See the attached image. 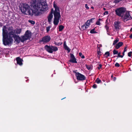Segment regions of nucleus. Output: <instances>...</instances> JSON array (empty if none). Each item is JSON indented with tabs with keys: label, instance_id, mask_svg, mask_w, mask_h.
<instances>
[{
	"label": "nucleus",
	"instance_id": "f257e3e1",
	"mask_svg": "<svg viewBox=\"0 0 132 132\" xmlns=\"http://www.w3.org/2000/svg\"><path fill=\"white\" fill-rule=\"evenodd\" d=\"M30 6L33 8L34 10L30 6L26 3H22L20 10L21 12L25 14L32 16H38L40 12L46 11L47 6L46 2H41L40 0H32L30 2Z\"/></svg>",
	"mask_w": 132,
	"mask_h": 132
},
{
	"label": "nucleus",
	"instance_id": "f03ea898",
	"mask_svg": "<svg viewBox=\"0 0 132 132\" xmlns=\"http://www.w3.org/2000/svg\"><path fill=\"white\" fill-rule=\"evenodd\" d=\"M2 29V41L3 44L5 46L9 45L12 43L13 41V38L8 36L7 31L6 30L5 26H4Z\"/></svg>",
	"mask_w": 132,
	"mask_h": 132
},
{
	"label": "nucleus",
	"instance_id": "7ed1b4c3",
	"mask_svg": "<svg viewBox=\"0 0 132 132\" xmlns=\"http://www.w3.org/2000/svg\"><path fill=\"white\" fill-rule=\"evenodd\" d=\"M126 11V8L123 7L118 8L115 10L116 14L121 17L124 14Z\"/></svg>",
	"mask_w": 132,
	"mask_h": 132
},
{
	"label": "nucleus",
	"instance_id": "20e7f679",
	"mask_svg": "<svg viewBox=\"0 0 132 132\" xmlns=\"http://www.w3.org/2000/svg\"><path fill=\"white\" fill-rule=\"evenodd\" d=\"M31 36V33L29 30H27L23 36H21L22 38V42H23L29 39H30Z\"/></svg>",
	"mask_w": 132,
	"mask_h": 132
},
{
	"label": "nucleus",
	"instance_id": "39448f33",
	"mask_svg": "<svg viewBox=\"0 0 132 132\" xmlns=\"http://www.w3.org/2000/svg\"><path fill=\"white\" fill-rule=\"evenodd\" d=\"M44 48L47 52L50 53H52L54 51H56L58 49L57 48L56 46H51L47 45H45Z\"/></svg>",
	"mask_w": 132,
	"mask_h": 132
},
{
	"label": "nucleus",
	"instance_id": "423d86ee",
	"mask_svg": "<svg viewBox=\"0 0 132 132\" xmlns=\"http://www.w3.org/2000/svg\"><path fill=\"white\" fill-rule=\"evenodd\" d=\"M122 20L125 22L127 21L131 20L132 19V17L131 16L129 13V12L127 11L121 17Z\"/></svg>",
	"mask_w": 132,
	"mask_h": 132
},
{
	"label": "nucleus",
	"instance_id": "0eeeda50",
	"mask_svg": "<svg viewBox=\"0 0 132 132\" xmlns=\"http://www.w3.org/2000/svg\"><path fill=\"white\" fill-rule=\"evenodd\" d=\"M54 18L53 23L54 25H57L59 22V20L61 17L60 12L53 13Z\"/></svg>",
	"mask_w": 132,
	"mask_h": 132
},
{
	"label": "nucleus",
	"instance_id": "6e6552de",
	"mask_svg": "<svg viewBox=\"0 0 132 132\" xmlns=\"http://www.w3.org/2000/svg\"><path fill=\"white\" fill-rule=\"evenodd\" d=\"M51 39V38L50 36L47 35L45 36L42 38V39L40 40V42H43V44H45L49 42Z\"/></svg>",
	"mask_w": 132,
	"mask_h": 132
},
{
	"label": "nucleus",
	"instance_id": "1a4fd4ad",
	"mask_svg": "<svg viewBox=\"0 0 132 132\" xmlns=\"http://www.w3.org/2000/svg\"><path fill=\"white\" fill-rule=\"evenodd\" d=\"M15 30L12 29L9 33L7 31V35L8 36L11 38H14V39L17 36V35L15 34Z\"/></svg>",
	"mask_w": 132,
	"mask_h": 132
},
{
	"label": "nucleus",
	"instance_id": "9d476101",
	"mask_svg": "<svg viewBox=\"0 0 132 132\" xmlns=\"http://www.w3.org/2000/svg\"><path fill=\"white\" fill-rule=\"evenodd\" d=\"M76 77L78 80H83L86 79V78L84 75L80 73H77Z\"/></svg>",
	"mask_w": 132,
	"mask_h": 132
},
{
	"label": "nucleus",
	"instance_id": "9b49d317",
	"mask_svg": "<svg viewBox=\"0 0 132 132\" xmlns=\"http://www.w3.org/2000/svg\"><path fill=\"white\" fill-rule=\"evenodd\" d=\"M70 59L69 62L72 63H77V61H76V59L73 54L71 53L70 54Z\"/></svg>",
	"mask_w": 132,
	"mask_h": 132
},
{
	"label": "nucleus",
	"instance_id": "f8f14e48",
	"mask_svg": "<svg viewBox=\"0 0 132 132\" xmlns=\"http://www.w3.org/2000/svg\"><path fill=\"white\" fill-rule=\"evenodd\" d=\"M90 25V23L89 20H87L83 26H81V28L83 30H85L88 28Z\"/></svg>",
	"mask_w": 132,
	"mask_h": 132
},
{
	"label": "nucleus",
	"instance_id": "ddd939ff",
	"mask_svg": "<svg viewBox=\"0 0 132 132\" xmlns=\"http://www.w3.org/2000/svg\"><path fill=\"white\" fill-rule=\"evenodd\" d=\"M53 12L54 10L53 9H52L51 10V13L48 16V21L49 23L51 22L52 19L53 17Z\"/></svg>",
	"mask_w": 132,
	"mask_h": 132
},
{
	"label": "nucleus",
	"instance_id": "4468645a",
	"mask_svg": "<svg viewBox=\"0 0 132 132\" xmlns=\"http://www.w3.org/2000/svg\"><path fill=\"white\" fill-rule=\"evenodd\" d=\"M120 22H115L114 23V26L115 28L117 30L120 29V26H119Z\"/></svg>",
	"mask_w": 132,
	"mask_h": 132
},
{
	"label": "nucleus",
	"instance_id": "2eb2a0df",
	"mask_svg": "<svg viewBox=\"0 0 132 132\" xmlns=\"http://www.w3.org/2000/svg\"><path fill=\"white\" fill-rule=\"evenodd\" d=\"M16 60L17 61V63L18 64L20 65H21L22 64V61H23V60L19 57H16Z\"/></svg>",
	"mask_w": 132,
	"mask_h": 132
},
{
	"label": "nucleus",
	"instance_id": "dca6fc26",
	"mask_svg": "<svg viewBox=\"0 0 132 132\" xmlns=\"http://www.w3.org/2000/svg\"><path fill=\"white\" fill-rule=\"evenodd\" d=\"M53 6L55 9L54 11L53 12V13L60 12L59 8L55 3L53 5Z\"/></svg>",
	"mask_w": 132,
	"mask_h": 132
},
{
	"label": "nucleus",
	"instance_id": "f3484780",
	"mask_svg": "<svg viewBox=\"0 0 132 132\" xmlns=\"http://www.w3.org/2000/svg\"><path fill=\"white\" fill-rule=\"evenodd\" d=\"M123 45V43L122 42H120L117 44L115 46V48L117 49H119L120 47Z\"/></svg>",
	"mask_w": 132,
	"mask_h": 132
},
{
	"label": "nucleus",
	"instance_id": "a211bd4d",
	"mask_svg": "<svg viewBox=\"0 0 132 132\" xmlns=\"http://www.w3.org/2000/svg\"><path fill=\"white\" fill-rule=\"evenodd\" d=\"M14 39L15 40L16 42L18 43H19L20 41L22 42V38L20 37L19 36L17 35L16 37Z\"/></svg>",
	"mask_w": 132,
	"mask_h": 132
},
{
	"label": "nucleus",
	"instance_id": "6ab92c4d",
	"mask_svg": "<svg viewBox=\"0 0 132 132\" xmlns=\"http://www.w3.org/2000/svg\"><path fill=\"white\" fill-rule=\"evenodd\" d=\"M63 46L65 49L66 50H67L68 51V52H70V49L67 46V45H66V44H65V41L64 42V43L63 45Z\"/></svg>",
	"mask_w": 132,
	"mask_h": 132
},
{
	"label": "nucleus",
	"instance_id": "aec40b11",
	"mask_svg": "<svg viewBox=\"0 0 132 132\" xmlns=\"http://www.w3.org/2000/svg\"><path fill=\"white\" fill-rule=\"evenodd\" d=\"M14 30H15V32L16 34H20L21 32L22 29L21 28H16V29Z\"/></svg>",
	"mask_w": 132,
	"mask_h": 132
},
{
	"label": "nucleus",
	"instance_id": "412c9836",
	"mask_svg": "<svg viewBox=\"0 0 132 132\" xmlns=\"http://www.w3.org/2000/svg\"><path fill=\"white\" fill-rule=\"evenodd\" d=\"M100 47H99L98 46H97V48H98V49H97V53L98 55H101L102 54V53L100 49Z\"/></svg>",
	"mask_w": 132,
	"mask_h": 132
},
{
	"label": "nucleus",
	"instance_id": "4be33fe9",
	"mask_svg": "<svg viewBox=\"0 0 132 132\" xmlns=\"http://www.w3.org/2000/svg\"><path fill=\"white\" fill-rule=\"evenodd\" d=\"M110 52L109 51H107L105 53L104 56H105L107 58L108 57L110 56Z\"/></svg>",
	"mask_w": 132,
	"mask_h": 132
},
{
	"label": "nucleus",
	"instance_id": "5701e85b",
	"mask_svg": "<svg viewBox=\"0 0 132 132\" xmlns=\"http://www.w3.org/2000/svg\"><path fill=\"white\" fill-rule=\"evenodd\" d=\"M116 40H114L113 42V45H115L119 40V39L117 38H116Z\"/></svg>",
	"mask_w": 132,
	"mask_h": 132
},
{
	"label": "nucleus",
	"instance_id": "b1692460",
	"mask_svg": "<svg viewBox=\"0 0 132 132\" xmlns=\"http://www.w3.org/2000/svg\"><path fill=\"white\" fill-rule=\"evenodd\" d=\"M95 82L99 84L102 82V81L99 78H97L95 81Z\"/></svg>",
	"mask_w": 132,
	"mask_h": 132
},
{
	"label": "nucleus",
	"instance_id": "393cba45",
	"mask_svg": "<svg viewBox=\"0 0 132 132\" xmlns=\"http://www.w3.org/2000/svg\"><path fill=\"white\" fill-rule=\"evenodd\" d=\"M64 27L63 25H60L59 26V31H61L64 29Z\"/></svg>",
	"mask_w": 132,
	"mask_h": 132
},
{
	"label": "nucleus",
	"instance_id": "a878e982",
	"mask_svg": "<svg viewBox=\"0 0 132 132\" xmlns=\"http://www.w3.org/2000/svg\"><path fill=\"white\" fill-rule=\"evenodd\" d=\"M95 28L93 29L90 30V33L93 34L96 33L97 32L96 31H95Z\"/></svg>",
	"mask_w": 132,
	"mask_h": 132
},
{
	"label": "nucleus",
	"instance_id": "bb28decb",
	"mask_svg": "<svg viewBox=\"0 0 132 132\" xmlns=\"http://www.w3.org/2000/svg\"><path fill=\"white\" fill-rule=\"evenodd\" d=\"M113 54L114 55L117 54L118 53V51L114 49L113 51Z\"/></svg>",
	"mask_w": 132,
	"mask_h": 132
},
{
	"label": "nucleus",
	"instance_id": "cd10ccee",
	"mask_svg": "<svg viewBox=\"0 0 132 132\" xmlns=\"http://www.w3.org/2000/svg\"><path fill=\"white\" fill-rule=\"evenodd\" d=\"M79 55L82 59H84L85 58L84 56L83 55L82 53L81 52H80L79 53Z\"/></svg>",
	"mask_w": 132,
	"mask_h": 132
},
{
	"label": "nucleus",
	"instance_id": "c85d7f7f",
	"mask_svg": "<svg viewBox=\"0 0 132 132\" xmlns=\"http://www.w3.org/2000/svg\"><path fill=\"white\" fill-rule=\"evenodd\" d=\"M121 54V52H119L118 54V55L117 56L118 57H120L121 58H122L123 57V56H122V55H120Z\"/></svg>",
	"mask_w": 132,
	"mask_h": 132
},
{
	"label": "nucleus",
	"instance_id": "c756f323",
	"mask_svg": "<svg viewBox=\"0 0 132 132\" xmlns=\"http://www.w3.org/2000/svg\"><path fill=\"white\" fill-rule=\"evenodd\" d=\"M86 66L87 69L88 70L92 69L91 66L90 65H86Z\"/></svg>",
	"mask_w": 132,
	"mask_h": 132
},
{
	"label": "nucleus",
	"instance_id": "7c9ffc66",
	"mask_svg": "<svg viewBox=\"0 0 132 132\" xmlns=\"http://www.w3.org/2000/svg\"><path fill=\"white\" fill-rule=\"evenodd\" d=\"M51 28V26H48L46 27V30L47 32H48L49 31L50 28Z\"/></svg>",
	"mask_w": 132,
	"mask_h": 132
},
{
	"label": "nucleus",
	"instance_id": "2f4dec72",
	"mask_svg": "<svg viewBox=\"0 0 132 132\" xmlns=\"http://www.w3.org/2000/svg\"><path fill=\"white\" fill-rule=\"evenodd\" d=\"M28 22L32 24H35V22L32 20H29Z\"/></svg>",
	"mask_w": 132,
	"mask_h": 132
},
{
	"label": "nucleus",
	"instance_id": "473e14b6",
	"mask_svg": "<svg viewBox=\"0 0 132 132\" xmlns=\"http://www.w3.org/2000/svg\"><path fill=\"white\" fill-rule=\"evenodd\" d=\"M132 54V52L130 51L128 53V55L129 57H131V54Z\"/></svg>",
	"mask_w": 132,
	"mask_h": 132
},
{
	"label": "nucleus",
	"instance_id": "72a5a7b5",
	"mask_svg": "<svg viewBox=\"0 0 132 132\" xmlns=\"http://www.w3.org/2000/svg\"><path fill=\"white\" fill-rule=\"evenodd\" d=\"M115 66L116 67H119L120 66V65L118 63H116L115 64Z\"/></svg>",
	"mask_w": 132,
	"mask_h": 132
},
{
	"label": "nucleus",
	"instance_id": "f704fd0d",
	"mask_svg": "<svg viewBox=\"0 0 132 132\" xmlns=\"http://www.w3.org/2000/svg\"><path fill=\"white\" fill-rule=\"evenodd\" d=\"M102 65L101 64H99L98 65V66L97 67L98 69L99 70H100L102 68Z\"/></svg>",
	"mask_w": 132,
	"mask_h": 132
},
{
	"label": "nucleus",
	"instance_id": "c9c22d12",
	"mask_svg": "<svg viewBox=\"0 0 132 132\" xmlns=\"http://www.w3.org/2000/svg\"><path fill=\"white\" fill-rule=\"evenodd\" d=\"M96 24L97 25H100L101 24V23L99 21H96Z\"/></svg>",
	"mask_w": 132,
	"mask_h": 132
},
{
	"label": "nucleus",
	"instance_id": "e433bc0d",
	"mask_svg": "<svg viewBox=\"0 0 132 132\" xmlns=\"http://www.w3.org/2000/svg\"><path fill=\"white\" fill-rule=\"evenodd\" d=\"M92 87L94 88H97V85L96 84H94L93 85Z\"/></svg>",
	"mask_w": 132,
	"mask_h": 132
},
{
	"label": "nucleus",
	"instance_id": "4c0bfd02",
	"mask_svg": "<svg viewBox=\"0 0 132 132\" xmlns=\"http://www.w3.org/2000/svg\"><path fill=\"white\" fill-rule=\"evenodd\" d=\"M77 70H75L74 71H73V72L74 73H75V76H77V73H79V72H77Z\"/></svg>",
	"mask_w": 132,
	"mask_h": 132
},
{
	"label": "nucleus",
	"instance_id": "58836bf2",
	"mask_svg": "<svg viewBox=\"0 0 132 132\" xmlns=\"http://www.w3.org/2000/svg\"><path fill=\"white\" fill-rule=\"evenodd\" d=\"M105 28H106L107 32H108V30L109 29V27L107 25H106L105 26Z\"/></svg>",
	"mask_w": 132,
	"mask_h": 132
},
{
	"label": "nucleus",
	"instance_id": "ea45409f",
	"mask_svg": "<svg viewBox=\"0 0 132 132\" xmlns=\"http://www.w3.org/2000/svg\"><path fill=\"white\" fill-rule=\"evenodd\" d=\"M94 18H92L90 20H89V23H90V22H93L92 21L93 20H94Z\"/></svg>",
	"mask_w": 132,
	"mask_h": 132
},
{
	"label": "nucleus",
	"instance_id": "a19ab883",
	"mask_svg": "<svg viewBox=\"0 0 132 132\" xmlns=\"http://www.w3.org/2000/svg\"><path fill=\"white\" fill-rule=\"evenodd\" d=\"M85 7L87 9H89V8L88 6V5L87 4H85Z\"/></svg>",
	"mask_w": 132,
	"mask_h": 132
},
{
	"label": "nucleus",
	"instance_id": "79ce46f5",
	"mask_svg": "<svg viewBox=\"0 0 132 132\" xmlns=\"http://www.w3.org/2000/svg\"><path fill=\"white\" fill-rule=\"evenodd\" d=\"M104 15L108 14V12L105 11L103 14Z\"/></svg>",
	"mask_w": 132,
	"mask_h": 132
},
{
	"label": "nucleus",
	"instance_id": "37998d69",
	"mask_svg": "<svg viewBox=\"0 0 132 132\" xmlns=\"http://www.w3.org/2000/svg\"><path fill=\"white\" fill-rule=\"evenodd\" d=\"M127 46H126L125 47V48L124 49V51H123L124 52H125L127 51Z\"/></svg>",
	"mask_w": 132,
	"mask_h": 132
},
{
	"label": "nucleus",
	"instance_id": "c03bdc74",
	"mask_svg": "<svg viewBox=\"0 0 132 132\" xmlns=\"http://www.w3.org/2000/svg\"><path fill=\"white\" fill-rule=\"evenodd\" d=\"M54 44L55 45H58V46L59 45V43H56V42H55Z\"/></svg>",
	"mask_w": 132,
	"mask_h": 132
},
{
	"label": "nucleus",
	"instance_id": "a18cd8bd",
	"mask_svg": "<svg viewBox=\"0 0 132 132\" xmlns=\"http://www.w3.org/2000/svg\"><path fill=\"white\" fill-rule=\"evenodd\" d=\"M129 37L130 38L132 39V34L129 36Z\"/></svg>",
	"mask_w": 132,
	"mask_h": 132
},
{
	"label": "nucleus",
	"instance_id": "49530a36",
	"mask_svg": "<svg viewBox=\"0 0 132 132\" xmlns=\"http://www.w3.org/2000/svg\"><path fill=\"white\" fill-rule=\"evenodd\" d=\"M3 25V23L1 22H0V26L1 27V26H2Z\"/></svg>",
	"mask_w": 132,
	"mask_h": 132
},
{
	"label": "nucleus",
	"instance_id": "de8ad7c7",
	"mask_svg": "<svg viewBox=\"0 0 132 132\" xmlns=\"http://www.w3.org/2000/svg\"><path fill=\"white\" fill-rule=\"evenodd\" d=\"M113 80L114 81H115L116 80V77H114L113 78Z\"/></svg>",
	"mask_w": 132,
	"mask_h": 132
},
{
	"label": "nucleus",
	"instance_id": "09e8293b",
	"mask_svg": "<svg viewBox=\"0 0 132 132\" xmlns=\"http://www.w3.org/2000/svg\"><path fill=\"white\" fill-rule=\"evenodd\" d=\"M125 52H124L123 51L122 52V56H123V57L125 55Z\"/></svg>",
	"mask_w": 132,
	"mask_h": 132
},
{
	"label": "nucleus",
	"instance_id": "8fccbe9b",
	"mask_svg": "<svg viewBox=\"0 0 132 132\" xmlns=\"http://www.w3.org/2000/svg\"><path fill=\"white\" fill-rule=\"evenodd\" d=\"M101 55H97L98 57V58H100V56H101Z\"/></svg>",
	"mask_w": 132,
	"mask_h": 132
},
{
	"label": "nucleus",
	"instance_id": "3c124183",
	"mask_svg": "<svg viewBox=\"0 0 132 132\" xmlns=\"http://www.w3.org/2000/svg\"><path fill=\"white\" fill-rule=\"evenodd\" d=\"M91 8L92 9H94V7H93V6H91Z\"/></svg>",
	"mask_w": 132,
	"mask_h": 132
},
{
	"label": "nucleus",
	"instance_id": "603ef678",
	"mask_svg": "<svg viewBox=\"0 0 132 132\" xmlns=\"http://www.w3.org/2000/svg\"><path fill=\"white\" fill-rule=\"evenodd\" d=\"M130 31H132V27L130 29Z\"/></svg>",
	"mask_w": 132,
	"mask_h": 132
},
{
	"label": "nucleus",
	"instance_id": "864d4df0",
	"mask_svg": "<svg viewBox=\"0 0 132 132\" xmlns=\"http://www.w3.org/2000/svg\"><path fill=\"white\" fill-rule=\"evenodd\" d=\"M103 10L104 11L105 10H106V9L105 8H104Z\"/></svg>",
	"mask_w": 132,
	"mask_h": 132
},
{
	"label": "nucleus",
	"instance_id": "5fc2aeb1",
	"mask_svg": "<svg viewBox=\"0 0 132 132\" xmlns=\"http://www.w3.org/2000/svg\"><path fill=\"white\" fill-rule=\"evenodd\" d=\"M101 20V19L100 18L99 19H98V20H99V21L100 20Z\"/></svg>",
	"mask_w": 132,
	"mask_h": 132
},
{
	"label": "nucleus",
	"instance_id": "6e6d98bb",
	"mask_svg": "<svg viewBox=\"0 0 132 132\" xmlns=\"http://www.w3.org/2000/svg\"><path fill=\"white\" fill-rule=\"evenodd\" d=\"M65 98V97H64V98H63L62 99H61V100H63V99H64V98Z\"/></svg>",
	"mask_w": 132,
	"mask_h": 132
},
{
	"label": "nucleus",
	"instance_id": "4d7b16f0",
	"mask_svg": "<svg viewBox=\"0 0 132 132\" xmlns=\"http://www.w3.org/2000/svg\"><path fill=\"white\" fill-rule=\"evenodd\" d=\"M111 78H112V77H113V75H112L111 76Z\"/></svg>",
	"mask_w": 132,
	"mask_h": 132
},
{
	"label": "nucleus",
	"instance_id": "13d9d810",
	"mask_svg": "<svg viewBox=\"0 0 132 132\" xmlns=\"http://www.w3.org/2000/svg\"><path fill=\"white\" fill-rule=\"evenodd\" d=\"M107 34H108V35H109V33H107Z\"/></svg>",
	"mask_w": 132,
	"mask_h": 132
},
{
	"label": "nucleus",
	"instance_id": "bf43d9fd",
	"mask_svg": "<svg viewBox=\"0 0 132 132\" xmlns=\"http://www.w3.org/2000/svg\"><path fill=\"white\" fill-rule=\"evenodd\" d=\"M118 58V57H117V59Z\"/></svg>",
	"mask_w": 132,
	"mask_h": 132
},
{
	"label": "nucleus",
	"instance_id": "052dcab7",
	"mask_svg": "<svg viewBox=\"0 0 132 132\" xmlns=\"http://www.w3.org/2000/svg\"><path fill=\"white\" fill-rule=\"evenodd\" d=\"M115 57V56H114L113 57Z\"/></svg>",
	"mask_w": 132,
	"mask_h": 132
}]
</instances>
